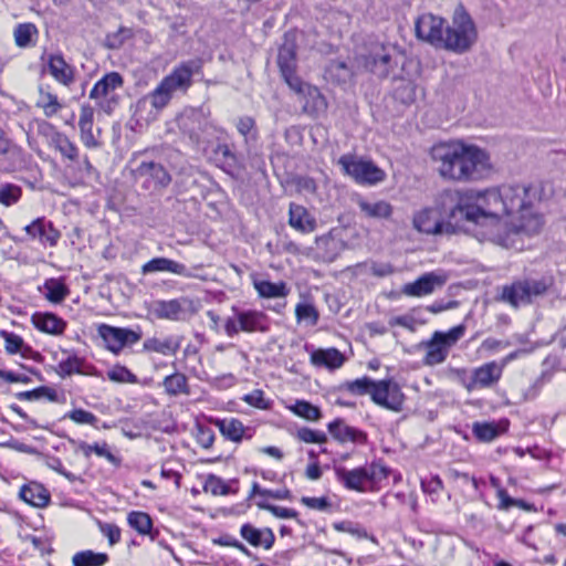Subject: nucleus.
I'll list each match as a JSON object with an SVG mask.
<instances>
[{"label":"nucleus","mask_w":566,"mask_h":566,"mask_svg":"<svg viewBox=\"0 0 566 566\" xmlns=\"http://www.w3.org/2000/svg\"><path fill=\"white\" fill-rule=\"evenodd\" d=\"M431 158L444 179L479 180L491 169L489 155L481 148L461 142L440 143L431 148Z\"/></svg>","instance_id":"obj_1"},{"label":"nucleus","mask_w":566,"mask_h":566,"mask_svg":"<svg viewBox=\"0 0 566 566\" xmlns=\"http://www.w3.org/2000/svg\"><path fill=\"white\" fill-rule=\"evenodd\" d=\"M467 206V221L480 226L481 235L499 245L510 248L514 239L510 238L509 222L504 221V206L500 187L478 191L470 189L464 199Z\"/></svg>","instance_id":"obj_2"},{"label":"nucleus","mask_w":566,"mask_h":566,"mask_svg":"<svg viewBox=\"0 0 566 566\" xmlns=\"http://www.w3.org/2000/svg\"><path fill=\"white\" fill-rule=\"evenodd\" d=\"M201 60L181 62L166 75L150 93L139 98L135 115L139 119L155 120L159 113L169 104L177 91L186 93L192 85V77L201 74Z\"/></svg>","instance_id":"obj_3"},{"label":"nucleus","mask_w":566,"mask_h":566,"mask_svg":"<svg viewBox=\"0 0 566 566\" xmlns=\"http://www.w3.org/2000/svg\"><path fill=\"white\" fill-rule=\"evenodd\" d=\"M500 190L504 206V217L510 218V220H506L510 238L522 232L527 235L539 232L543 227V219L533 210L535 192L532 187L502 185Z\"/></svg>","instance_id":"obj_4"},{"label":"nucleus","mask_w":566,"mask_h":566,"mask_svg":"<svg viewBox=\"0 0 566 566\" xmlns=\"http://www.w3.org/2000/svg\"><path fill=\"white\" fill-rule=\"evenodd\" d=\"M478 40V31L471 15L459 4L452 17V24L446 28L444 49L462 54Z\"/></svg>","instance_id":"obj_5"},{"label":"nucleus","mask_w":566,"mask_h":566,"mask_svg":"<svg viewBox=\"0 0 566 566\" xmlns=\"http://www.w3.org/2000/svg\"><path fill=\"white\" fill-rule=\"evenodd\" d=\"M233 315L224 323V332L229 337L244 333H268L270 331V318L258 310H241L232 306Z\"/></svg>","instance_id":"obj_6"},{"label":"nucleus","mask_w":566,"mask_h":566,"mask_svg":"<svg viewBox=\"0 0 566 566\" xmlns=\"http://www.w3.org/2000/svg\"><path fill=\"white\" fill-rule=\"evenodd\" d=\"M464 333L463 324L454 326L448 332H434L431 338L422 344L426 348L424 364L434 366L443 363L450 349L463 337Z\"/></svg>","instance_id":"obj_7"},{"label":"nucleus","mask_w":566,"mask_h":566,"mask_svg":"<svg viewBox=\"0 0 566 566\" xmlns=\"http://www.w3.org/2000/svg\"><path fill=\"white\" fill-rule=\"evenodd\" d=\"M335 475L346 489L358 492L366 490V482H377L388 476V469L376 463L348 470L345 467H335Z\"/></svg>","instance_id":"obj_8"},{"label":"nucleus","mask_w":566,"mask_h":566,"mask_svg":"<svg viewBox=\"0 0 566 566\" xmlns=\"http://www.w3.org/2000/svg\"><path fill=\"white\" fill-rule=\"evenodd\" d=\"M546 290L547 284L543 280H517L502 287L501 301L513 307H518L532 303L535 297L543 295Z\"/></svg>","instance_id":"obj_9"},{"label":"nucleus","mask_w":566,"mask_h":566,"mask_svg":"<svg viewBox=\"0 0 566 566\" xmlns=\"http://www.w3.org/2000/svg\"><path fill=\"white\" fill-rule=\"evenodd\" d=\"M338 165L345 175L360 185H376L386 178V172L370 160H364L346 154L338 159Z\"/></svg>","instance_id":"obj_10"},{"label":"nucleus","mask_w":566,"mask_h":566,"mask_svg":"<svg viewBox=\"0 0 566 566\" xmlns=\"http://www.w3.org/2000/svg\"><path fill=\"white\" fill-rule=\"evenodd\" d=\"M358 62L380 78L389 76L398 64L395 50L380 43L373 44L367 54H360Z\"/></svg>","instance_id":"obj_11"},{"label":"nucleus","mask_w":566,"mask_h":566,"mask_svg":"<svg viewBox=\"0 0 566 566\" xmlns=\"http://www.w3.org/2000/svg\"><path fill=\"white\" fill-rule=\"evenodd\" d=\"M457 374L463 387L469 391L481 388H491L499 382L503 374V365L490 361L474 368L470 375L465 369H458Z\"/></svg>","instance_id":"obj_12"},{"label":"nucleus","mask_w":566,"mask_h":566,"mask_svg":"<svg viewBox=\"0 0 566 566\" xmlns=\"http://www.w3.org/2000/svg\"><path fill=\"white\" fill-rule=\"evenodd\" d=\"M209 113L202 107L185 111L178 118V126L193 145H199L209 134L213 125L208 119Z\"/></svg>","instance_id":"obj_13"},{"label":"nucleus","mask_w":566,"mask_h":566,"mask_svg":"<svg viewBox=\"0 0 566 566\" xmlns=\"http://www.w3.org/2000/svg\"><path fill=\"white\" fill-rule=\"evenodd\" d=\"M277 65L281 74L294 92L303 91V82L295 74L296 70V43L292 36L285 35L282 45L279 49Z\"/></svg>","instance_id":"obj_14"},{"label":"nucleus","mask_w":566,"mask_h":566,"mask_svg":"<svg viewBox=\"0 0 566 566\" xmlns=\"http://www.w3.org/2000/svg\"><path fill=\"white\" fill-rule=\"evenodd\" d=\"M468 196V190L458 191L446 189L441 191L436 200L438 213L441 217H447L448 221L457 223L467 219V206L464 199Z\"/></svg>","instance_id":"obj_15"},{"label":"nucleus","mask_w":566,"mask_h":566,"mask_svg":"<svg viewBox=\"0 0 566 566\" xmlns=\"http://www.w3.org/2000/svg\"><path fill=\"white\" fill-rule=\"evenodd\" d=\"M98 336L103 339L105 347L118 354L127 345H134L142 338L140 331H134L124 327H115L107 324H101L97 327Z\"/></svg>","instance_id":"obj_16"},{"label":"nucleus","mask_w":566,"mask_h":566,"mask_svg":"<svg viewBox=\"0 0 566 566\" xmlns=\"http://www.w3.org/2000/svg\"><path fill=\"white\" fill-rule=\"evenodd\" d=\"M370 398L376 405L394 412H400L405 401L399 385L390 379L376 380Z\"/></svg>","instance_id":"obj_17"},{"label":"nucleus","mask_w":566,"mask_h":566,"mask_svg":"<svg viewBox=\"0 0 566 566\" xmlns=\"http://www.w3.org/2000/svg\"><path fill=\"white\" fill-rule=\"evenodd\" d=\"M413 228L426 234H451L455 227L450 221H444L433 208H424L417 212L412 219Z\"/></svg>","instance_id":"obj_18"},{"label":"nucleus","mask_w":566,"mask_h":566,"mask_svg":"<svg viewBox=\"0 0 566 566\" xmlns=\"http://www.w3.org/2000/svg\"><path fill=\"white\" fill-rule=\"evenodd\" d=\"M153 312L160 319L185 321L196 312V308L190 298L180 297L154 302Z\"/></svg>","instance_id":"obj_19"},{"label":"nucleus","mask_w":566,"mask_h":566,"mask_svg":"<svg viewBox=\"0 0 566 566\" xmlns=\"http://www.w3.org/2000/svg\"><path fill=\"white\" fill-rule=\"evenodd\" d=\"M135 179L144 180L146 189H161L171 182V176L166 168L155 161H142L134 170Z\"/></svg>","instance_id":"obj_20"},{"label":"nucleus","mask_w":566,"mask_h":566,"mask_svg":"<svg viewBox=\"0 0 566 566\" xmlns=\"http://www.w3.org/2000/svg\"><path fill=\"white\" fill-rule=\"evenodd\" d=\"M448 281V275L442 271L428 272L416 281L402 286V293L407 296L422 297L441 289Z\"/></svg>","instance_id":"obj_21"},{"label":"nucleus","mask_w":566,"mask_h":566,"mask_svg":"<svg viewBox=\"0 0 566 566\" xmlns=\"http://www.w3.org/2000/svg\"><path fill=\"white\" fill-rule=\"evenodd\" d=\"M415 29L419 39L444 48L446 28L442 18L431 13L422 14L416 21Z\"/></svg>","instance_id":"obj_22"},{"label":"nucleus","mask_w":566,"mask_h":566,"mask_svg":"<svg viewBox=\"0 0 566 566\" xmlns=\"http://www.w3.org/2000/svg\"><path fill=\"white\" fill-rule=\"evenodd\" d=\"M29 239L39 240L42 244L50 247L56 245L61 233L53 227L52 222L45 218H38L24 227Z\"/></svg>","instance_id":"obj_23"},{"label":"nucleus","mask_w":566,"mask_h":566,"mask_svg":"<svg viewBox=\"0 0 566 566\" xmlns=\"http://www.w3.org/2000/svg\"><path fill=\"white\" fill-rule=\"evenodd\" d=\"M46 70L56 82L66 87L75 81L74 67L64 60L62 54H49Z\"/></svg>","instance_id":"obj_24"},{"label":"nucleus","mask_w":566,"mask_h":566,"mask_svg":"<svg viewBox=\"0 0 566 566\" xmlns=\"http://www.w3.org/2000/svg\"><path fill=\"white\" fill-rule=\"evenodd\" d=\"M241 537L254 547L272 548L275 542V535L269 527L258 528L250 523H245L240 528Z\"/></svg>","instance_id":"obj_25"},{"label":"nucleus","mask_w":566,"mask_h":566,"mask_svg":"<svg viewBox=\"0 0 566 566\" xmlns=\"http://www.w3.org/2000/svg\"><path fill=\"white\" fill-rule=\"evenodd\" d=\"M155 272H170L185 277H191L189 269L175 260L168 258H154L142 266L143 274Z\"/></svg>","instance_id":"obj_26"},{"label":"nucleus","mask_w":566,"mask_h":566,"mask_svg":"<svg viewBox=\"0 0 566 566\" xmlns=\"http://www.w3.org/2000/svg\"><path fill=\"white\" fill-rule=\"evenodd\" d=\"M31 321L39 331L54 336L63 335L67 326L63 318L51 312H36Z\"/></svg>","instance_id":"obj_27"},{"label":"nucleus","mask_w":566,"mask_h":566,"mask_svg":"<svg viewBox=\"0 0 566 566\" xmlns=\"http://www.w3.org/2000/svg\"><path fill=\"white\" fill-rule=\"evenodd\" d=\"M327 428L332 437L342 443L350 441L363 444L367 441V434L364 431L347 426L343 419L332 421Z\"/></svg>","instance_id":"obj_28"},{"label":"nucleus","mask_w":566,"mask_h":566,"mask_svg":"<svg viewBox=\"0 0 566 566\" xmlns=\"http://www.w3.org/2000/svg\"><path fill=\"white\" fill-rule=\"evenodd\" d=\"M360 213L369 219H388L394 211L392 206L385 200L370 201L361 196L355 198Z\"/></svg>","instance_id":"obj_29"},{"label":"nucleus","mask_w":566,"mask_h":566,"mask_svg":"<svg viewBox=\"0 0 566 566\" xmlns=\"http://www.w3.org/2000/svg\"><path fill=\"white\" fill-rule=\"evenodd\" d=\"M289 224L302 233H311L316 229V219L305 207L291 203L289 210Z\"/></svg>","instance_id":"obj_30"},{"label":"nucleus","mask_w":566,"mask_h":566,"mask_svg":"<svg viewBox=\"0 0 566 566\" xmlns=\"http://www.w3.org/2000/svg\"><path fill=\"white\" fill-rule=\"evenodd\" d=\"M93 124H94V109L90 105H82L78 127L81 140L87 148H97L99 147V142L95 137L93 133Z\"/></svg>","instance_id":"obj_31"},{"label":"nucleus","mask_w":566,"mask_h":566,"mask_svg":"<svg viewBox=\"0 0 566 566\" xmlns=\"http://www.w3.org/2000/svg\"><path fill=\"white\" fill-rule=\"evenodd\" d=\"M181 346V337L167 336L164 338L149 337L145 339L143 349L148 353H158L165 356L175 355Z\"/></svg>","instance_id":"obj_32"},{"label":"nucleus","mask_w":566,"mask_h":566,"mask_svg":"<svg viewBox=\"0 0 566 566\" xmlns=\"http://www.w3.org/2000/svg\"><path fill=\"white\" fill-rule=\"evenodd\" d=\"M315 244L317 258L327 263L334 262L344 248L343 241L334 238L331 233L316 238Z\"/></svg>","instance_id":"obj_33"},{"label":"nucleus","mask_w":566,"mask_h":566,"mask_svg":"<svg viewBox=\"0 0 566 566\" xmlns=\"http://www.w3.org/2000/svg\"><path fill=\"white\" fill-rule=\"evenodd\" d=\"M252 284L261 298H285L290 287L283 281L273 283L269 280L253 277Z\"/></svg>","instance_id":"obj_34"},{"label":"nucleus","mask_w":566,"mask_h":566,"mask_svg":"<svg viewBox=\"0 0 566 566\" xmlns=\"http://www.w3.org/2000/svg\"><path fill=\"white\" fill-rule=\"evenodd\" d=\"M19 495L25 503L35 507L46 506L51 499L50 492L42 484L36 482L23 485Z\"/></svg>","instance_id":"obj_35"},{"label":"nucleus","mask_w":566,"mask_h":566,"mask_svg":"<svg viewBox=\"0 0 566 566\" xmlns=\"http://www.w3.org/2000/svg\"><path fill=\"white\" fill-rule=\"evenodd\" d=\"M345 361L344 355L336 348H318L312 352L311 363L316 367L339 368Z\"/></svg>","instance_id":"obj_36"},{"label":"nucleus","mask_w":566,"mask_h":566,"mask_svg":"<svg viewBox=\"0 0 566 566\" xmlns=\"http://www.w3.org/2000/svg\"><path fill=\"white\" fill-rule=\"evenodd\" d=\"M296 93L304 95L305 101L303 109L305 113L317 115L326 109V99L317 87L303 83V91Z\"/></svg>","instance_id":"obj_37"},{"label":"nucleus","mask_w":566,"mask_h":566,"mask_svg":"<svg viewBox=\"0 0 566 566\" xmlns=\"http://www.w3.org/2000/svg\"><path fill=\"white\" fill-rule=\"evenodd\" d=\"M123 77L117 72H111L97 81L90 93L91 98L109 96L116 88L122 87Z\"/></svg>","instance_id":"obj_38"},{"label":"nucleus","mask_w":566,"mask_h":566,"mask_svg":"<svg viewBox=\"0 0 566 566\" xmlns=\"http://www.w3.org/2000/svg\"><path fill=\"white\" fill-rule=\"evenodd\" d=\"M509 422H474L472 432L481 442H491L506 431Z\"/></svg>","instance_id":"obj_39"},{"label":"nucleus","mask_w":566,"mask_h":566,"mask_svg":"<svg viewBox=\"0 0 566 566\" xmlns=\"http://www.w3.org/2000/svg\"><path fill=\"white\" fill-rule=\"evenodd\" d=\"M214 423L226 439L233 442H240L242 440L245 427L239 419H218Z\"/></svg>","instance_id":"obj_40"},{"label":"nucleus","mask_w":566,"mask_h":566,"mask_svg":"<svg viewBox=\"0 0 566 566\" xmlns=\"http://www.w3.org/2000/svg\"><path fill=\"white\" fill-rule=\"evenodd\" d=\"M36 106L42 108L46 117L56 115L63 107V105L59 102L57 96L50 92L49 87L45 88L43 86L39 87Z\"/></svg>","instance_id":"obj_41"},{"label":"nucleus","mask_w":566,"mask_h":566,"mask_svg":"<svg viewBox=\"0 0 566 566\" xmlns=\"http://www.w3.org/2000/svg\"><path fill=\"white\" fill-rule=\"evenodd\" d=\"M109 557L106 553H96L91 549L81 551L73 555V566H104Z\"/></svg>","instance_id":"obj_42"},{"label":"nucleus","mask_w":566,"mask_h":566,"mask_svg":"<svg viewBox=\"0 0 566 566\" xmlns=\"http://www.w3.org/2000/svg\"><path fill=\"white\" fill-rule=\"evenodd\" d=\"M50 146L57 150L63 158H66L71 161H75L78 158V148L63 133L54 134V138L52 139Z\"/></svg>","instance_id":"obj_43"},{"label":"nucleus","mask_w":566,"mask_h":566,"mask_svg":"<svg viewBox=\"0 0 566 566\" xmlns=\"http://www.w3.org/2000/svg\"><path fill=\"white\" fill-rule=\"evenodd\" d=\"M163 386L165 388V391L169 396H178L180 394H186V395L189 394L188 379L181 373H175L172 375L167 376L163 381Z\"/></svg>","instance_id":"obj_44"},{"label":"nucleus","mask_w":566,"mask_h":566,"mask_svg":"<svg viewBox=\"0 0 566 566\" xmlns=\"http://www.w3.org/2000/svg\"><path fill=\"white\" fill-rule=\"evenodd\" d=\"M38 29L33 23H20L13 31L15 44L19 48H28L34 44Z\"/></svg>","instance_id":"obj_45"},{"label":"nucleus","mask_w":566,"mask_h":566,"mask_svg":"<svg viewBox=\"0 0 566 566\" xmlns=\"http://www.w3.org/2000/svg\"><path fill=\"white\" fill-rule=\"evenodd\" d=\"M44 289L46 290V300L55 304L62 303L70 293L67 286L56 279L46 280Z\"/></svg>","instance_id":"obj_46"},{"label":"nucleus","mask_w":566,"mask_h":566,"mask_svg":"<svg viewBox=\"0 0 566 566\" xmlns=\"http://www.w3.org/2000/svg\"><path fill=\"white\" fill-rule=\"evenodd\" d=\"M290 410L308 421H317L322 417L321 409L306 400H296Z\"/></svg>","instance_id":"obj_47"},{"label":"nucleus","mask_w":566,"mask_h":566,"mask_svg":"<svg viewBox=\"0 0 566 566\" xmlns=\"http://www.w3.org/2000/svg\"><path fill=\"white\" fill-rule=\"evenodd\" d=\"M84 359L76 355H70L57 365V374L62 377H70L73 374H85L83 371Z\"/></svg>","instance_id":"obj_48"},{"label":"nucleus","mask_w":566,"mask_h":566,"mask_svg":"<svg viewBox=\"0 0 566 566\" xmlns=\"http://www.w3.org/2000/svg\"><path fill=\"white\" fill-rule=\"evenodd\" d=\"M0 336L4 339L6 350L10 355L18 354L21 352L22 355L25 356V352L31 350L30 346L24 345L22 337L12 332H7L2 329L0 331Z\"/></svg>","instance_id":"obj_49"},{"label":"nucleus","mask_w":566,"mask_h":566,"mask_svg":"<svg viewBox=\"0 0 566 566\" xmlns=\"http://www.w3.org/2000/svg\"><path fill=\"white\" fill-rule=\"evenodd\" d=\"M127 522L132 528L142 535L149 534L153 527V521L150 516L145 512H130L127 516Z\"/></svg>","instance_id":"obj_50"},{"label":"nucleus","mask_w":566,"mask_h":566,"mask_svg":"<svg viewBox=\"0 0 566 566\" xmlns=\"http://www.w3.org/2000/svg\"><path fill=\"white\" fill-rule=\"evenodd\" d=\"M295 316L298 322H306L310 326H315L319 318V313L311 303H298L295 307Z\"/></svg>","instance_id":"obj_51"},{"label":"nucleus","mask_w":566,"mask_h":566,"mask_svg":"<svg viewBox=\"0 0 566 566\" xmlns=\"http://www.w3.org/2000/svg\"><path fill=\"white\" fill-rule=\"evenodd\" d=\"M238 132L244 137L247 144L258 139L255 120L250 116L240 117L235 124Z\"/></svg>","instance_id":"obj_52"},{"label":"nucleus","mask_w":566,"mask_h":566,"mask_svg":"<svg viewBox=\"0 0 566 566\" xmlns=\"http://www.w3.org/2000/svg\"><path fill=\"white\" fill-rule=\"evenodd\" d=\"M18 398L20 400H36V399H41V398H46L50 401H56L57 392L53 388H50L46 386H41L33 390L22 391V392L18 394Z\"/></svg>","instance_id":"obj_53"},{"label":"nucleus","mask_w":566,"mask_h":566,"mask_svg":"<svg viewBox=\"0 0 566 566\" xmlns=\"http://www.w3.org/2000/svg\"><path fill=\"white\" fill-rule=\"evenodd\" d=\"M375 381L376 380H373L371 378L365 376L363 378H358L353 381L346 382L345 388L353 395H357V396L369 395V396H371V391H373Z\"/></svg>","instance_id":"obj_54"},{"label":"nucleus","mask_w":566,"mask_h":566,"mask_svg":"<svg viewBox=\"0 0 566 566\" xmlns=\"http://www.w3.org/2000/svg\"><path fill=\"white\" fill-rule=\"evenodd\" d=\"M203 490L212 495H227L230 493L229 485L221 478L213 474L207 476Z\"/></svg>","instance_id":"obj_55"},{"label":"nucleus","mask_w":566,"mask_h":566,"mask_svg":"<svg viewBox=\"0 0 566 566\" xmlns=\"http://www.w3.org/2000/svg\"><path fill=\"white\" fill-rule=\"evenodd\" d=\"M328 73L338 83H347L353 77L352 70L342 61H333L329 64Z\"/></svg>","instance_id":"obj_56"},{"label":"nucleus","mask_w":566,"mask_h":566,"mask_svg":"<svg viewBox=\"0 0 566 566\" xmlns=\"http://www.w3.org/2000/svg\"><path fill=\"white\" fill-rule=\"evenodd\" d=\"M21 188L19 186L7 184L0 188V203L10 207L18 202L21 197Z\"/></svg>","instance_id":"obj_57"},{"label":"nucleus","mask_w":566,"mask_h":566,"mask_svg":"<svg viewBox=\"0 0 566 566\" xmlns=\"http://www.w3.org/2000/svg\"><path fill=\"white\" fill-rule=\"evenodd\" d=\"M242 400L261 410H268L272 406V401L265 398L264 392L261 389H255L250 394L244 395Z\"/></svg>","instance_id":"obj_58"},{"label":"nucleus","mask_w":566,"mask_h":566,"mask_svg":"<svg viewBox=\"0 0 566 566\" xmlns=\"http://www.w3.org/2000/svg\"><path fill=\"white\" fill-rule=\"evenodd\" d=\"M296 438L305 443H325L327 437L322 431H316L307 427L297 430Z\"/></svg>","instance_id":"obj_59"},{"label":"nucleus","mask_w":566,"mask_h":566,"mask_svg":"<svg viewBox=\"0 0 566 566\" xmlns=\"http://www.w3.org/2000/svg\"><path fill=\"white\" fill-rule=\"evenodd\" d=\"M108 378L115 382H128L136 384L138 381L136 375H134L128 368L124 366H116L107 374Z\"/></svg>","instance_id":"obj_60"},{"label":"nucleus","mask_w":566,"mask_h":566,"mask_svg":"<svg viewBox=\"0 0 566 566\" xmlns=\"http://www.w3.org/2000/svg\"><path fill=\"white\" fill-rule=\"evenodd\" d=\"M130 36V30L120 28L117 32L109 33L105 38V46L111 50L119 49L126 39Z\"/></svg>","instance_id":"obj_61"},{"label":"nucleus","mask_w":566,"mask_h":566,"mask_svg":"<svg viewBox=\"0 0 566 566\" xmlns=\"http://www.w3.org/2000/svg\"><path fill=\"white\" fill-rule=\"evenodd\" d=\"M67 418L80 424L95 426L98 421L97 417L94 413L81 408L73 409L71 412L67 413Z\"/></svg>","instance_id":"obj_62"},{"label":"nucleus","mask_w":566,"mask_h":566,"mask_svg":"<svg viewBox=\"0 0 566 566\" xmlns=\"http://www.w3.org/2000/svg\"><path fill=\"white\" fill-rule=\"evenodd\" d=\"M301 502L308 509L317 510V511H322V512L328 511L332 506L331 502L325 496H322V497L303 496L301 499Z\"/></svg>","instance_id":"obj_63"},{"label":"nucleus","mask_w":566,"mask_h":566,"mask_svg":"<svg viewBox=\"0 0 566 566\" xmlns=\"http://www.w3.org/2000/svg\"><path fill=\"white\" fill-rule=\"evenodd\" d=\"M421 488L424 493H428L431 496H438L443 488V484L439 476H432L429 480H422ZM432 500L436 501L437 499L432 497Z\"/></svg>","instance_id":"obj_64"}]
</instances>
